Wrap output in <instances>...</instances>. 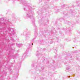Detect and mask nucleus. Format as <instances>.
<instances>
[{
    "instance_id": "8fccbe9b",
    "label": "nucleus",
    "mask_w": 80,
    "mask_h": 80,
    "mask_svg": "<svg viewBox=\"0 0 80 80\" xmlns=\"http://www.w3.org/2000/svg\"><path fill=\"white\" fill-rule=\"evenodd\" d=\"M63 20H65V19H63Z\"/></svg>"
},
{
    "instance_id": "e433bc0d",
    "label": "nucleus",
    "mask_w": 80,
    "mask_h": 80,
    "mask_svg": "<svg viewBox=\"0 0 80 80\" xmlns=\"http://www.w3.org/2000/svg\"><path fill=\"white\" fill-rule=\"evenodd\" d=\"M52 63H55V62H52Z\"/></svg>"
},
{
    "instance_id": "f8f14e48",
    "label": "nucleus",
    "mask_w": 80,
    "mask_h": 80,
    "mask_svg": "<svg viewBox=\"0 0 80 80\" xmlns=\"http://www.w3.org/2000/svg\"><path fill=\"white\" fill-rule=\"evenodd\" d=\"M8 70H9L10 73H12V69H11V68H10V67H8Z\"/></svg>"
},
{
    "instance_id": "c85d7f7f",
    "label": "nucleus",
    "mask_w": 80,
    "mask_h": 80,
    "mask_svg": "<svg viewBox=\"0 0 80 80\" xmlns=\"http://www.w3.org/2000/svg\"><path fill=\"white\" fill-rule=\"evenodd\" d=\"M9 58H10V57H8V58H7V59L8 60Z\"/></svg>"
},
{
    "instance_id": "7c9ffc66",
    "label": "nucleus",
    "mask_w": 80,
    "mask_h": 80,
    "mask_svg": "<svg viewBox=\"0 0 80 80\" xmlns=\"http://www.w3.org/2000/svg\"><path fill=\"white\" fill-rule=\"evenodd\" d=\"M68 78H70V76H68Z\"/></svg>"
},
{
    "instance_id": "4c0bfd02",
    "label": "nucleus",
    "mask_w": 80,
    "mask_h": 80,
    "mask_svg": "<svg viewBox=\"0 0 80 80\" xmlns=\"http://www.w3.org/2000/svg\"><path fill=\"white\" fill-rule=\"evenodd\" d=\"M47 21V22H48L49 21L48 20Z\"/></svg>"
},
{
    "instance_id": "f03ea898",
    "label": "nucleus",
    "mask_w": 80,
    "mask_h": 80,
    "mask_svg": "<svg viewBox=\"0 0 80 80\" xmlns=\"http://www.w3.org/2000/svg\"><path fill=\"white\" fill-rule=\"evenodd\" d=\"M33 45V43L32 42H30L29 44V47L27 49L26 52L22 56V57H25L27 56H28V51L29 50H31L32 48V45Z\"/></svg>"
},
{
    "instance_id": "b1692460",
    "label": "nucleus",
    "mask_w": 80,
    "mask_h": 80,
    "mask_svg": "<svg viewBox=\"0 0 80 80\" xmlns=\"http://www.w3.org/2000/svg\"><path fill=\"white\" fill-rule=\"evenodd\" d=\"M54 50H55V52H57V49H55V48H54Z\"/></svg>"
},
{
    "instance_id": "c03bdc74",
    "label": "nucleus",
    "mask_w": 80,
    "mask_h": 80,
    "mask_svg": "<svg viewBox=\"0 0 80 80\" xmlns=\"http://www.w3.org/2000/svg\"><path fill=\"white\" fill-rule=\"evenodd\" d=\"M69 35H70V34H69Z\"/></svg>"
},
{
    "instance_id": "c9c22d12",
    "label": "nucleus",
    "mask_w": 80,
    "mask_h": 80,
    "mask_svg": "<svg viewBox=\"0 0 80 80\" xmlns=\"http://www.w3.org/2000/svg\"><path fill=\"white\" fill-rule=\"evenodd\" d=\"M4 72H5V71H3V73H4Z\"/></svg>"
},
{
    "instance_id": "79ce46f5",
    "label": "nucleus",
    "mask_w": 80,
    "mask_h": 80,
    "mask_svg": "<svg viewBox=\"0 0 80 80\" xmlns=\"http://www.w3.org/2000/svg\"><path fill=\"white\" fill-rule=\"evenodd\" d=\"M14 78V77H12V78Z\"/></svg>"
},
{
    "instance_id": "7ed1b4c3",
    "label": "nucleus",
    "mask_w": 80,
    "mask_h": 80,
    "mask_svg": "<svg viewBox=\"0 0 80 80\" xmlns=\"http://www.w3.org/2000/svg\"><path fill=\"white\" fill-rule=\"evenodd\" d=\"M30 33H27V32H26V31L24 30L23 35H27L26 37V40H29L30 39V36H29V35H30Z\"/></svg>"
},
{
    "instance_id": "de8ad7c7",
    "label": "nucleus",
    "mask_w": 80,
    "mask_h": 80,
    "mask_svg": "<svg viewBox=\"0 0 80 80\" xmlns=\"http://www.w3.org/2000/svg\"><path fill=\"white\" fill-rule=\"evenodd\" d=\"M46 32H45L46 33Z\"/></svg>"
},
{
    "instance_id": "bb28decb",
    "label": "nucleus",
    "mask_w": 80,
    "mask_h": 80,
    "mask_svg": "<svg viewBox=\"0 0 80 80\" xmlns=\"http://www.w3.org/2000/svg\"><path fill=\"white\" fill-rule=\"evenodd\" d=\"M49 63V61H48L46 63H47L48 64Z\"/></svg>"
},
{
    "instance_id": "393cba45",
    "label": "nucleus",
    "mask_w": 80,
    "mask_h": 80,
    "mask_svg": "<svg viewBox=\"0 0 80 80\" xmlns=\"http://www.w3.org/2000/svg\"><path fill=\"white\" fill-rule=\"evenodd\" d=\"M59 33H60V34L61 35H62V32L61 31H59Z\"/></svg>"
},
{
    "instance_id": "49530a36",
    "label": "nucleus",
    "mask_w": 80,
    "mask_h": 80,
    "mask_svg": "<svg viewBox=\"0 0 80 80\" xmlns=\"http://www.w3.org/2000/svg\"><path fill=\"white\" fill-rule=\"evenodd\" d=\"M62 20H63V19H62Z\"/></svg>"
},
{
    "instance_id": "2eb2a0df",
    "label": "nucleus",
    "mask_w": 80,
    "mask_h": 80,
    "mask_svg": "<svg viewBox=\"0 0 80 80\" xmlns=\"http://www.w3.org/2000/svg\"><path fill=\"white\" fill-rule=\"evenodd\" d=\"M69 69H70V67H69L66 68V70L67 72H68L69 71Z\"/></svg>"
},
{
    "instance_id": "423d86ee",
    "label": "nucleus",
    "mask_w": 80,
    "mask_h": 80,
    "mask_svg": "<svg viewBox=\"0 0 80 80\" xmlns=\"http://www.w3.org/2000/svg\"><path fill=\"white\" fill-rule=\"evenodd\" d=\"M64 22L66 24H68V25H73V24L71 22H68V21L67 20L64 21Z\"/></svg>"
},
{
    "instance_id": "39448f33",
    "label": "nucleus",
    "mask_w": 80,
    "mask_h": 80,
    "mask_svg": "<svg viewBox=\"0 0 80 80\" xmlns=\"http://www.w3.org/2000/svg\"><path fill=\"white\" fill-rule=\"evenodd\" d=\"M44 6L45 7V8H44L45 10H46L47 8H48V3L47 2H45V3L44 4Z\"/></svg>"
},
{
    "instance_id": "5701e85b",
    "label": "nucleus",
    "mask_w": 80,
    "mask_h": 80,
    "mask_svg": "<svg viewBox=\"0 0 80 80\" xmlns=\"http://www.w3.org/2000/svg\"><path fill=\"white\" fill-rule=\"evenodd\" d=\"M74 53H78V51H74Z\"/></svg>"
},
{
    "instance_id": "0eeeda50",
    "label": "nucleus",
    "mask_w": 80,
    "mask_h": 80,
    "mask_svg": "<svg viewBox=\"0 0 80 80\" xmlns=\"http://www.w3.org/2000/svg\"><path fill=\"white\" fill-rule=\"evenodd\" d=\"M38 51L37 52V54H36V56L38 57H41V56H42V54H40V53H38Z\"/></svg>"
},
{
    "instance_id": "6e6552de",
    "label": "nucleus",
    "mask_w": 80,
    "mask_h": 80,
    "mask_svg": "<svg viewBox=\"0 0 80 80\" xmlns=\"http://www.w3.org/2000/svg\"><path fill=\"white\" fill-rule=\"evenodd\" d=\"M35 37L34 38V39L32 40V41L33 42V40L37 38V32L36 31H35L34 34Z\"/></svg>"
},
{
    "instance_id": "a878e982",
    "label": "nucleus",
    "mask_w": 80,
    "mask_h": 80,
    "mask_svg": "<svg viewBox=\"0 0 80 80\" xmlns=\"http://www.w3.org/2000/svg\"><path fill=\"white\" fill-rule=\"evenodd\" d=\"M57 12H60V10H59V9H57Z\"/></svg>"
},
{
    "instance_id": "a18cd8bd",
    "label": "nucleus",
    "mask_w": 80,
    "mask_h": 80,
    "mask_svg": "<svg viewBox=\"0 0 80 80\" xmlns=\"http://www.w3.org/2000/svg\"><path fill=\"white\" fill-rule=\"evenodd\" d=\"M79 33H80V32H79Z\"/></svg>"
},
{
    "instance_id": "a19ab883",
    "label": "nucleus",
    "mask_w": 80,
    "mask_h": 80,
    "mask_svg": "<svg viewBox=\"0 0 80 80\" xmlns=\"http://www.w3.org/2000/svg\"><path fill=\"white\" fill-rule=\"evenodd\" d=\"M72 48H74V47H72Z\"/></svg>"
},
{
    "instance_id": "f704fd0d",
    "label": "nucleus",
    "mask_w": 80,
    "mask_h": 80,
    "mask_svg": "<svg viewBox=\"0 0 80 80\" xmlns=\"http://www.w3.org/2000/svg\"><path fill=\"white\" fill-rule=\"evenodd\" d=\"M56 57H57V56H54V58H56Z\"/></svg>"
},
{
    "instance_id": "1a4fd4ad",
    "label": "nucleus",
    "mask_w": 80,
    "mask_h": 80,
    "mask_svg": "<svg viewBox=\"0 0 80 80\" xmlns=\"http://www.w3.org/2000/svg\"><path fill=\"white\" fill-rule=\"evenodd\" d=\"M35 70H36V71H39V72H42V70L39 69V68H38L37 67L35 68Z\"/></svg>"
},
{
    "instance_id": "4be33fe9",
    "label": "nucleus",
    "mask_w": 80,
    "mask_h": 80,
    "mask_svg": "<svg viewBox=\"0 0 80 80\" xmlns=\"http://www.w3.org/2000/svg\"><path fill=\"white\" fill-rule=\"evenodd\" d=\"M61 47V48H64L63 46L62 45Z\"/></svg>"
},
{
    "instance_id": "58836bf2",
    "label": "nucleus",
    "mask_w": 80,
    "mask_h": 80,
    "mask_svg": "<svg viewBox=\"0 0 80 80\" xmlns=\"http://www.w3.org/2000/svg\"><path fill=\"white\" fill-rule=\"evenodd\" d=\"M32 66L33 67V64H32Z\"/></svg>"
},
{
    "instance_id": "20e7f679",
    "label": "nucleus",
    "mask_w": 80,
    "mask_h": 80,
    "mask_svg": "<svg viewBox=\"0 0 80 80\" xmlns=\"http://www.w3.org/2000/svg\"><path fill=\"white\" fill-rule=\"evenodd\" d=\"M63 30H66V32H69V33H71V29L70 28H68L67 29L63 28Z\"/></svg>"
},
{
    "instance_id": "09e8293b",
    "label": "nucleus",
    "mask_w": 80,
    "mask_h": 80,
    "mask_svg": "<svg viewBox=\"0 0 80 80\" xmlns=\"http://www.w3.org/2000/svg\"><path fill=\"white\" fill-rule=\"evenodd\" d=\"M14 62H15V60H14Z\"/></svg>"
},
{
    "instance_id": "f257e3e1",
    "label": "nucleus",
    "mask_w": 80,
    "mask_h": 80,
    "mask_svg": "<svg viewBox=\"0 0 80 80\" xmlns=\"http://www.w3.org/2000/svg\"><path fill=\"white\" fill-rule=\"evenodd\" d=\"M0 24H1V25H3V26H4V27H3L1 28V30H2L1 31L2 32H6V33H7V32H8L10 34V35H13L15 33V30L14 28L11 29L10 28H8L7 27V23H5V22H2H2H0Z\"/></svg>"
},
{
    "instance_id": "c756f323",
    "label": "nucleus",
    "mask_w": 80,
    "mask_h": 80,
    "mask_svg": "<svg viewBox=\"0 0 80 80\" xmlns=\"http://www.w3.org/2000/svg\"><path fill=\"white\" fill-rule=\"evenodd\" d=\"M42 70H43V67H42Z\"/></svg>"
},
{
    "instance_id": "ddd939ff",
    "label": "nucleus",
    "mask_w": 80,
    "mask_h": 80,
    "mask_svg": "<svg viewBox=\"0 0 80 80\" xmlns=\"http://www.w3.org/2000/svg\"><path fill=\"white\" fill-rule=\"evenodd\" d=\"M63 15H65V16L68 15V12H63Z\"/></svg>"
},
{
    "instance_id": "dca6fc26",
    "label": "nucleus",
    "mask_w": 80,
    "mask_h": 80,
    "mask_svg": "<svg viewBox=\"0 0 80 80\" xmlns=\"http://www.w3.org/2000/svg\"><path fill=\"white\" fill-rule=\"evenodd\" d=\"M66 6V5H65V4H63V5H62V8H65V7Z\"/></svg>"
},
{
    "instance_id": "cd10ccee",
    "label": "nucleus",
    "mask_w": 80,
    "mask_h": 80,
    "mask_svg": "<svg viewBox=\"0 0 80 80\" xmlns=\"http://www.w3.org/2000/svg\"><path fill=\"white\" fill-rule=\"evenodd\" d=\"M57 40H59V38L58 37L57 38Z\"/></svg>"
},
{
    "instance_id": "9d476101",
    "label": "nucleus",
    "mask_w": 80,
    "mask_h": 80,
    "mask_svg": "<svg viewBox=\"0 0 80 80\" xmlns=\"http://www.w3.org/2000/svg\"><path fill=\"white\" fill-rule=\"evenodd\" d=\"M43 42L42 40H39V43L40 44H41V45H42V43H43Z\"/></svg>"
},
{
    "instance_id": "9b49d317",
    "label": "nucleus",
    "mask_w": 80,
    "mask_h": 80,
    "mask_svg": "<svg viewBox=\"0 0 80 80\" xmlns=\"http://www.w3.org/2000/svg\"><path fill=\"white\" fill-rule=\"evenodd\" d=\"M16 45L17 46V47H22V44H17L16 43Z\"/></svg>"
},
{
    "instance_id": "aec40b11",
    "label": "nucleus",
    "mask_w": 80,
    "mask_h": 80,
    "mask_svg": "<svg viewBox=\"0 0 80 80\" xmlns=\"http://www.w3.org/2000/svg\"><path fill=\"white\" fill-rule=\"evenodd\" d=\"M73 42H75V41H76V38H74L73 39Z\"/></svg>"
},
{
    "instance_id": "a211bd4d",
    "label": "nucleus",
    "mask_w": 80,
    "mask_h": 80,
    "mask_svg": "<svg viewBox=\"0 0 80 80\" xmlns=\"http://www.w3.org/2000/svg\"><path fill=\"white\" fill-rule=\"evenodd\" d=\"M3 20H4L3 18H0V21H1V22H3Z\"/></svg>"
},
{
    "instance_id": "6ab92c4d",
    "label": "nucleus",
    "mask_w": 80,
    "mask_h": 80,
    "mask_svg": "<svg viewBox=\"0 0 80 80\" xmlns=\"http://www.w3.org/2000/svg\"><path fill=\"white\" fill-rule=\"evenodd\" d=\"M35 31H37V26H35Z\"/></svg>"
},
{
    "instance_id": "ea45409f",
    "label": "nucleus",
    "mask_w": 80,
    "mask_h": 80,
    "mask_svg": "<svg viewBox=\"0 0 80 80\" xmlns=\"http://www.w3.org/2000/svg\"><path fill=\"white\" fill-rule=\"evenodd\" d=\"M72 7H73V6H72Z\"/></svg>"
},
{
    "instance_id": "72a5a7b5",
    "label": "nucleus",
    "mask_w": 80,
    "mask_h": 80,
    "mask_svg": "<svg viewBox=\"0 0 80 80\" xmlns=\"http://www.w3.org/2000/svg\"><path fill=\"white\" fill-rule=\"evenodd\" d=\"M70 40H68V42H70Z\"/></svg>"
},
{
    "instance_id": "4468645a",
    "label": "nucleus",
    "mask_w": 80,
    "mask_h": 80,
    "mask_svg": "<svg viewBox=\"0 0 80 80\" xmlns=\"http://www.w3.org/2000/svg\"><path fill=\"white\" fill-rule=\"evenodd\" d=\"M3 65V62H0V68H2V66Z\"/></svg>"
},
{
    "instance_id": "412c9836",
    "label": "nucleus",
    "mask_w": 80,
    "mask_h": 80,
    "mask_svg": "<svg viewBox=\"0 0 80 80\" xmlns=\"http://www.w3.org/2000/svg\"><path fill=\"white\" fill-rule=\"evenodd\" d=\"M64 64L65 65H66V66H68V64H67V62H65Z\"/></svg>"
},
{
    "instance_id": "473e14b6",
    "label": "nucleus",
    "mask_w": 80,
    "mask_h": 80,
    "mask_svg": "<svg viewBox=\"0 0 80 80\" xmlns=\"http://www.w3.org/2000/svg\"><path fill=\"white\" fill-rule=\"evenodd\" d=\"M39 2H42V0H39Z\"/></svg>"
},
{
    "instance_id": "2f4dec72",
    "label": "nucleus",
    "mask_w": 80,
    "mask_h": 80,
    "mask_svg": "<svg viewBox=\"0 0 80 80\" xmlns=\"http://www.w3.org/2000/svg\"><path fill=\"white\" fill-rule=\"evenodd\" d=\"M53 43V42L52 41L50 42V43Z\"/></svg>"
},
{
    "instance_id": "37998d69",
    "label": "nucleus",
    "mask_w": 80,
    "mask_h": 80,
    "mask_svg": "<svg viewBox=\"0 0 80 80\" xmlns=\"http://www.w3.org/2000/svg\"><path fill=\"white\" fill-rule=\"evenodd\" d=\"M44 30H46V29H45Z\"/></svg>"
},
{
    "instance_id": "f3484780",
    "label": "nucleus",
    "mask_w": 80,
    "mask_h": 80,
    "mask_svg": "<svg viewBox=\"0 0 80 80\" xmlns=\"http://www.w3.org/2000/svg\"><path fill=\"white\" fill-rule=\"evenodd\" d=\"M12 57H13V58H16V56L15 55H12Z\"/></svg>"
}]
</instances>
